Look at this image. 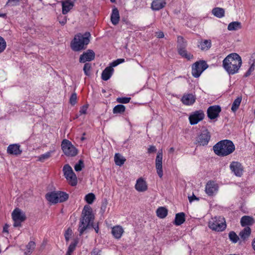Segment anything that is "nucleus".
<instances>
[{"label":"nucleus","mask_w":255,"mask_h":255,"mask_svg":"<svg viewBox=\"0 0 255 255\" xmlns=\"http://www.w3.org/2000/svg\"><path fill=\"white\" fill-rule=\"evenodd\" d=\"M94 218L92 208L89 205H85L82 211L79 225L78 231L80 236L82 235L86 230L91 227L94 228L97 233L99 232L98 225H94Z\"/></svg>","instance_id":"obj_1"},{"label":"nucleus","mask_w":255,"mask_h":255,"mask_svg":"<svg viewBox=\"0 0 255 255\" xmlns=\"http://www.w3.org/2000/svg\"><path fill=\"white\" fill-rule=\"evenodd\" d=\"M242 64L241 57L236 53L229 54L223 61V67L229 75L237 73Z\"/></svg>","instance_id":"obj_2"},{"label":"nucleus","mask_w":255,"mask_h":255,"mask_svg":"<svg viewBox=\"0 0 255 255\" xmlns=\"http://www.w3.org/2000/svg\"><path fill=\"white\" fill-rule=\"evenodd\" d=\"M215 153L220 156H226L235 150V146L232 141L224 139L217 142L213 147Z\"/></svg>","instance_id":"obj_3"},{"label":"nucleus","mask_w":255,"mask_h":255,"mask_svg":"<svg viewBox=\"0 0 255 255\" xmlns=\"http://www.w3.org/2000/svg\"><path fill=\"white\" fill-rule=\"evenodd\" d=\"M91 34L86 32L83 34L79 33L76 34L71 42V47L74 51L85 49L90 41Z\"/></svg>","instance_id":"obj_4"},{"label":"nucleus","mask_w":255,"mask_h":255,"mask_svg":"<svg viewBox=\"0 0 255 255\" xmlns=\"http://www.w3.org/2000/svg\"><path fill=\"white\" fill-rule=\"evenodd\" d=\"M208 227L213 231L222 232L225 230L227 225L224 218L221 216H216L209 221Z\"/></svg>","instance_id":"obj_5"},{"label":"nucleus","mask_w":255,"mask_h":255,"mask_svg":"<svg viewBox=\"0 0 255 255\" xmlns=\"http://www.w3.org/2000/svg\"><path fill=\"white\" fill-rule=\"evenodd\" d=\"M208 68V65L204 60L196 61L192 65V75L195 78H198L202 73Z\"/></svg>","instance_id":"obj_6"},{"label":"nucleus","mask_w":255,"mask_h":255,"mask_svg":"<svg viewBox=\"0 0 255 255\" xmlns=\"http://www.w3.org/2000/svg\"><path fill=\"white\" fill-rule=\"evenodd\" d=\"M61 147L64 153L67 156H75L78 154L77 149L69 140L64 139L61 143Z\"/></svg>","instance_id":"obj_7"},{"label":"nucleus","mask_w":255,"mask_h":255,"mask_svg":"<svg viewBox=\"0 0 255 255\" xmlns=\"http://www.w3.org/2000/svg\"><path fill=\"white\" fill-rule=\"evenodd\" d=\"M11 216L14 221V227H20L21 222H24L26 218L25 213L18 208L13 211Z\"/></svg>","instance_id":"obj_8"},{"label":"nucleus","mask_w":255,"mask_h":255,"mask_svg":"<svg viewBox=\"0 0 255 255\" xmlns=\"http://www.w3.org/2000/svg\"><path fill=\"white\" fill-rule=\"evenodd\" d=\"M211 138V134L207 129L203 130L202 132L196 138V144L200 146H205L208 144Z\"/></svg>","instance_id":"obj_9"},{"label":"nucleus","mask_w":255,"mask_h":255,"mask_svg":"<svg viewBox=\"0 0 255 255\" xmlns=\"http://www.w3.org/2000/svg\"><path fill=\"white\" fill-rule=\"evenodd\" d=\"M204 117L205 114L202 110L196 111L189 116L190 123L192 125H196L202 121Z\"/></svg>","instance_id":"obj_10"},{"label":"nucleus","mask_w":255,"mask_h":255,"mask_svg":"<svg viewBox=\"0 0 255 255\" xmlns=\"http://www.w3.org/2000/svg\"><path fill=\"white\" fill-rule=\"evenodd\" d=\"M155 167L157 173L160 178L163 176L162 170V150L158 151L155 159Z\"/></svg>","instance_id":"obj_11"},{"label":"nucleus","mask_w":255,"mask_h":255,"mask_svg":"<svg viewBox=\"0 0 255 255\" xmlns=\"http://www.w3.org/2000/svg\"><path fill=\"white\" fill-rule=\"evenodd\" d=\"M221 108L219 105L209 107L207 110V116L210 120H214L219 116Z\"/></svg>","instance_id":"obj_12"},{"label":"nucleus","mask_w":255,"mask_h":255,"mask_svg":"<svg viewBox=\"0 0 255 255\" xmlns=\"http://www.w3.org/2000/svg\"><path fill=\"white\" fill-rule=\"evenodd\" d=\"M218 185L214 181H209L205 186L206 193L209 196H213L218 190Z\"/></svg>","instance_id":"obj_13"},{"label":"nucleus","mask_w":255,"mask_h":255,"mask_svg":"<svg viewBox=\"0 0 255 255\" xmlns=\"http://www.w3.org/2000/svg\"><path fill=\"white\" fill-rule=\"evenodd\" d=\"M95 57V54L93 50L88 49L80 55L79 62L80 63H86L87 61H91L94 59Z\"/></svg>","instance_id":"obj_14"},{"label":"nucleus","mask_w":255,"mask_h":255,"mask_svg":"<svg viewBox=\"0 0 255 255\" xmlns=\"http://www.w3.org/2000/svg\"><path fill=\"white\" fill-rule=\"evenodd\" d=\"M230 167L237 176L241 177L242 175L243 168L240 162L233 161L231 163Z\"/></svg>","instance_id":"obj_15"},{"label":"nucleus","mask_w":255,"mask_h":255,"mask_svg":"<svg viewBox=\"0 0 255 255\" xmlns=\"http://www.w3.org/2000/svg\"><path fill=\"white\" fill-rule=\"evenodd\" d=\"M186 44L182 43L180 46H177L178 52L182 57L187 59V60L192 59L193 55L190 53H188L186 50Z\"/></svg>","instance_id":"obj_16"},{"label":"nucleus","mask_w":255,"mask_h":255,"mask_svg":"<svg viewBox=\"0 0 255 255\" xmlns=\"http://www.w3.org/2000/svg\"><path fill=\"white\" fill-rule=\"evenodd\" d=\"M240 223L243 227L252 226L255 223V219L252 216L245 215L241 218Z\"/></svg>","instance_id":"obj_17"},{"label":"nucleus","mask_w":255,"mask_h":255,"mask_svg":"<svg viewBox=\"0 0 255 255\" xmlns=\"http://www.w3.org/2000/svg\"><path fill=\"white\" fill-rule=\"evenodd\" d=\"M181 102L185 105H192L196 101V97L192 94H184L182 98Z\"/></svg>","instance_id":"obj_18"},{"label":"nucleus","mask_w":255,"mask_h":255,"mask_svg":"<svg viewBox=\"0 0 255 255\" xmlns=\"http://www.w3.org/2000/svg\"><path fill=\"white\" fill-rule=\"evenodd\" d=\"M7 152L9 154L20 155L22 150L20 149V145L18 144H10L7 149Z\"/></svg>","instance_id":"obj_19"},{"label":"nucleus","mask_w":255,"mask_h":255,"mask_svg":"<svg viewBox=\"0 0 255 255\" xmlns=\"http://www.w3.org/2000/svg\"><path fill=\"white\" fill-rule=\"evenodd\" d=\"M135 189L139 192H144L147 189L145 181L142 178L138 179L135 185Z\"/></svg>","instance_id":"obj_20"},{"label":"nucleus","mask_w":255,"mask_h":255,"mask_svg":"<svg viewBox=\"0 0 255 255\" xmlns=\"http://www.w3.org/2000/svg\"><path fill=\"white\" fill-rule=\"evenodd\" d=\"M166 2L164 0H154L151 5V8L153 10H159L165 7Z\"/></svg>","instance_id":"obj_21"},{"label":"nucleus","mask_w":255,"mask_h":255,"mask_svg":"<svg viewBox=\"0 0 255 255\" xmlns=\"http://www.w3.org/2000/svg\"><path fill=\"white\" fill-rule=\"evenodd\" d=\"M114 72L113 67L112 66L107 67L102 72L101 78L104 81L108 80L112 76Z\"/></svg>","instance_id":"obj_22"},{"label":"nucleus","mask_w":255,"mask_h":255,"mask_svg":"<svg viewBox=\"0 0 255 255\" xmlns=\"http://www.w3.org/2000/svg\"><path fill=\"white\" fill-rule=\"evenodd\" d=\"M111 20L112 23L115 25H117L120 21V14L119 10L117 7H115L112 10V13L111 15Z\"/></svg>","instance_id":"obj_23"},{"label":"nucleus","mask_w":255,"mask_h":255,"mask_svg":"<svg viewBox=\"0 0 255 255\" xmlns=\"http://www.w3.org/2000/svg\"><path fill=\"white\" fill-rule=\"evenodd\" d=\"M45 198L50 203L56 204L58 202V195L57 192H48L45 195Z\"/></svg>","instance_id":"obj_24"},{"label":"nucleus","mask_w":255,"mask_h":255,"mask_svg":"<svg viewBox=\"0 0 255 255\" xmlns=\"http://www.w3.org/2000/svg\"><path fill=\"white\" fill-rule=\"evenodd\" d=\"M252 230L250 227H245L239 233V236L243 241L247 240L251 235Z\"/></svg>","instance_id":"obj_25"},{"label":"nucleus","mask_w":255,"mask_h":255,"mask_svg":"<svg viewBox=\"0 0 255 255\" xmlns=\"http://www.w3.org/2000/svg\"><path fill=\"white\" fill-rule=\"evenodd\" d=\"M62 13L63 14H67L74 6V3L70 2L69 0L62 1Z\"/></svg>","instance_id":"obj_26"},{"label":"nucleus","mask_w":255,"mask_h":255,"mask_svg":"<svg viewBox=\"0 0 255 255\" xmlns=\"http://www.w3.org/2000/svg\"><path fill=\"white\" fill-rule=\"evenodd\" d=\"M185 214L183 212H180L175 215L174 224L176 226H180L185 221Z\"/></svg>","instance_id":"obj_27"},{"label":"nucleus","mask_w":255,"mask_h":255,"mask_svg":"<svg viewBox=\"0 0 255 255\" xmlns=\"http://www.w3.org/2000/svg\"><path fill=\"white\" fill-rule=\"evenodd\" d=\"M124 232L123 229L121 226H117L112 228V233L116 239H120Z\"/></svg>","instance_id":"obj_28"},{"label":"nucleus","mask_w":255,"mask_h":255,"mask_svg":"<svg viewBox=\"0 0 255 255\" xmlns=\"http://www.w3.org/2000/svg\"><path fill=\"white\" fill-rule=\"evenodd\" d=\"M212 14L218 18H222L225 16V10L223 8L216 7L212 10Z\"/></svg>","instance_id":"obj_29"},{"label":"nucleus","mask_w":255,"mask_h":255,"mask_svg":"<svg viewBox=\"0 0 255 255\" xmlns=\"http://www.w3.org/2000/svg\"><path fill=\"white\" fill-rule=\"evenodd\" d=\"M211 40H204L203 41L200 42L198 47H200L201 50L207 51L211 48Z\"/></svg>","instance_id":"obj_30"},{"label":"nucleus","mask_w":255,"mask_h":255,"mask_svg":"<svg viewBox=\"0 0 255 255\" xmlns=\"http://www.w3.org/2000/svg\"><path fill=\"white\" fill-rule=\"evenodd\" d=\"M115 164L118 166L123 165L126 161V158L120 153H116L114 157Z\"/></svg>","instance_id":"obj_31"},{"label":"nucleus","mask_w":255,"mask_h":255,"mask_svg":"<svg viewBox=\"0 0 255 255\" xmlns=\"http://www.w3.org/2000/svg\"><path fill=\"white\" fill-rule=\"evenodd\" d=\"M168 210L164 207H159L156 210L157 216L163 219L167 215Z\"/></svg>","instance_id":"obj_32"},{"label":"nucleus","mask_w":255,"mask_h":255,"mask_svg":"<svg viewBox=\"0 0 255 255\" xmlns=\"http://www.w3.org/2000/svg\"><path fill=\"white\" fill-rule=\"evenodd\" d=\"M242 28L241 23L239 21H234L230 23L228 26V29L230 31L237 30Z\"/></svg>","instance_id":"obj_33"},{"label":"nucleus","mask_w":255,"mask_h":255,"mask_svg":"<svg viewBox=\"0 0 255 255\" xmlns=\"http://www.w3.org/2000/svg\"><path fill=\"white\" fill-rule=\"evenodd\" d=\"M58 202L62 203L67 201L69 198V195L65 192L57 191Z\"/></svg>","instance_id":"obj_34"},{"label":"nucleus","mask_w":255,"mask_h":255,"mask_svg":"<svg viewBox=\"0 0 255 255\" xmlns=\"http://www.w3.org/2000/svg\"><path fill=\"white\" fill-rule=\"evenodd\" d=\"M126 110V107L123 105L119 104L116 106L113 110L114 114H123Z\"/></svg>","instance_id":"obj_35"},{"label":"nucleus","mask_w":255,"mask_h":255,"mask_svg":"<svg viewBox=\"0 0 255 255\" xmlns=\"http://www.w3.org/2000/svg\"><path fill=\"white\" fill-rule=\"evenodd\" d=\"M242 100V96L238 97L233 102L231 108L233 112H235L238 109Z\"/></svg>","instance_id":"obj_36"},{"label":"nucleus","mask_w":255,"mask_h":255,"mask_svg":"<svg viewBox=\"0 0 255 255\" xmlns=\"http://www.w3.org/2000/svg\"><path fill=\"white\" fill-rule=\"evenodd\" d=\"M63 171L65 177L68 176L73 175L75 173L73 172L72 168L69 164H66L63 168Z\"/></svg>","instance_id":"obj_37"},{"label":"nucleus","mask_w":255,"mask_h":255,"mask_svg":"<svg viewBox=\"0 0 255 255\" xmlns=\"http://www.w3.org/2000/svg\"><path fill=\"white\" fill-rule=\"evenodd\" d=\"M68 183L72 186H75L77 184V178L75 173L73 175L68 176L65 177Z\"/></svg>","instance_id":"obj_38"},{"label":"nucleus","mask_w":255,"mask_h":255,"mask_svg":"<svg viewBox=\"0 0 255 255\" xmlns=\"http://www.w3.org/2000/svg\"><path fill=\"white\" fill-rule=\"evenodd\" d=\"M35 247V243L33 241L29 242L28 245H26V251L25 252L26 255H30L34 250Z\"/></svg>","instance_id":"obj_39"},{"label":"nucleus","mask_w":255,"mask_h":255,"mask_svg":"<svg viewBox=\"0 0 255 255\" xmlns=\"http://www.w3.org/2000/svg\"><path fill=\"white\" fill-rule=\"evenodd\" d=\"M230 240L234 243H236L239 240V236L234 231H231L229 234Z\"/></svg>","instance_id":"obj_40"},{"label":"nucleus","mask_w":255,"mask_h":255,"mask_svg":"<svg viewBox=\"0 0 255 255\" xmlns=\"http://www.w3.org/2000/svg\"><path fill=\"white\" fill-rule=\"evenodd\" d=\"M52 151H48L44 154L40 155L38 157V161L43 162L45 160L50 158L51 156Z\"/></svg>","instance_id":"obj_41"},{"label":"nucleus","mask_w":255,"mask_h":255,"mask_svg":"<svg viewBox=\"0 0 255 255\" xmlns=\"http://www.w3.org/2000/svg\"><path fill=\"white\" fill-rule=\"evenodd\" d=\"M92 69L91 64L89 63H85L83 67V71L84 74L87 76H90L91 75V70Z\"/></svg>","instance_id":"obj_42"},{"label":"nucleus","mask_w":255,"mask_h":255,"mask_svg":"<svg viewBox=\"0 0 255 255\" xmlns=\"http://www.w3.org/2000/svg\"><path fill=\"white\" fill-rule=\"evenodd\" d=\"M95 199V196L92 193L88 194L85 197V200H86L87 203H88L89 204H92Z\"/></svg>","instance_id":"obj_43"},{"label":"nucleus","mask_w":255,"mask_h":255,"mask_svg":"<svg viewBox=\"0 0 255 255\" xmlns=\"http://www.w3.org/2000/svg\"><path fill=\"white\" fill-rule=\"evenodd\" d=\"M84 167V162L82 160L80 159L78 162L76 163L74 166V169L76 171H80Z\"/></svg>","instance_id":"obj_44"},{"label":"nucleus","mask_w":255,"mask_h":255,"mask_svg":"<svg viewBox=\"0 0 255 255\" xmlns=\"http://www.w3.org/2000/svg\"><path fill=\"white\" fill-rule=\"evenodd\" d=\"M6 47V43L4 39L0 36V54L4 51Z\"/></svg>","instance_id":"obj_45"},{"label":"nucleus","mask_w":255,"mask_h":255,"mask_svg":"<svg viewBox=\"0 0 255 255\" xmlns=\"http://www.w3.org/2000/svg\"><path fill=\"white\" fill-rule=\"evenodd\" d=\"M130 99V97H120L117 99V101L120 103L127 104L129 102Z\"/></svg>","instance_id":"obj_46"},{"label":"nucleus","mask_w":255,"mask_h":255,"mask_svg":"<svg viewBox=\"0 0 255 255\" xmlns=\"http://www.w3.org/2000/svg\"><path fill=\"white\" fill-rule=\"evenodd\" d=\"M77 94L75 93L72 94L70 96L69 103L72 106H74L77 103Z\"/></svg>","instance_id":"obj_47"},{"label":"nucleus","mask_w":255,"mask_h":255,"mask_svg":"<svg viewBox=\"0 0 255 255\" xmlns=\"http://www.w3.org/2000/svg\"><path fill=\"white\" fill-rule=\"evenodd\" d=\"M20 0H8L6 5L16 6L19 5Z\"/></svg>","instance_id":"obj_48"},{"label":"nucleus","mask_w":255,"mask_h":255,"mask_svg":"<svg viewBox=\"0 0 255 255\" xmlns=\"http://www.w3.org/2000/svg\"><path fill=\"white\" fill-rule=\"evenodd\" d=\"M125 62V59L123 58L118 59L110 64V65L113 67L118 66L119 64Z\"/></svg>","instance_id":"obj_49"},{"label":"nucleus","mask_w":255,"mask_h":255,"mask_svg":"<svg viewBox=\"0 0 255 255\" xmlns=\"http://www.w3.org/2000/svg\"><path fill=\"white\" fill-rule=\"evenodd\" d=\"M77 242H76V241L71 243L68 247L67 252L72 254L73 253V252L75 250L76 247L77 246Z\"/></svg>","instance_id":"obj_50"},{"label":"nucleus","mask_w":255,"mask_h":255,"mask_svg":"<svg viewBox=\"0 0 255 255\" xmlns=\"http://www.w3.org/2000/svg\"><path fill=\"white\" fill-rule=\"evenodd\" d=\"M255 70V66L251 65L250 67L248 69V70L244 74V77H248L250 76L252 73Z\"/></svg>","instance_id":"obj_51"},{"label":"nucleus","mask_w":255,"mask_h":255,"mask_svg":"<svg viewBox=\"0 0 255 255\" xmlns=\"http://www.w3.org/2000/svg\"><path fill=\"white\" fill-rule=\"evenodd\" d=\"M58 20L62 25H64L67 22V17L59 16L58 17Z\"/></svg>","instance_id":"obj_52"},{"label":"nucleus","mask_w":255,"mask_h":255,"mask_svg":"<svg viewBox=\"0 0 255 255\" xmlns=\"http://www.w3.org/2000/svg\"><path fill=\"white\" fill-rule=\"evenodd\" d=\"M72 234V230L70 229H68L67 231L65 233V238L67 242H68L69 240V239L70 238V236Z\"/></svg>","instance_id":"obj_53"},{"label":"nucleus","mask_w":255,"mask_h":255,"mask_svg":"<svg viewBox=\"0 0 255 255\" xmlns=\"http://www.w3.org/2000/svg\"><path fill=\"white\" fill-rule=\"evenodd\" d=\"M107 204L108 202L107 200H105V201L102 202L101 207V210L103 213H104L105 212L106 209L107 208Z\"/></svg>","instance_id":"obj_54"},{"label":"nucleus","mask_w":255,"mask_h":255,"mask_svg":"<svg viewBox=\"0 0 255 255\" xmlns=\"http://www.w3.org/2000/svg\"><path fill=\"white\" fill-rule=\"evenodd\" d=\"M177 42H178L177 46H180V45L181 44H182V43L186 44V42L184 41L183 37L182 36H178V37H177Z\"/></svg>","instance_id":"obj_55"},{"label":"nucleus","mask_w":255,"mask_h":255,"mask_svg":"<svg viewBox=\"0 0 255 255\" xmlns=\"http://www.w3.org/2000/svg\"><path fill=\"white\" fill-rule=\"evenodd\" d=\"M87 109H88V106H87V105L83 106L81 108L80 111H79L81 115V114H86V112H87Z\"/></svg>","instance_id":"obj_56"},{"label":"nucleus","mask_w":255,"mask_h":255,"mask_svg":"<svg viewBox=\"0 0 255 255\" xmlns=\"http://www.w3.org/2000/svg\"><path fill=\"white\" fill-rule=\"evenodd\" d=\"M250 63L255 66V52L253 53L250 59Z\"/></svg>","instance_id":"obj_57"},{"label":"nucleus","mask_w":255,"mask_h":255,"mask_svg":"<svg viewBox=\"0 0 255 255\" xmlns=\"http://www.w3.org/2000/svg\"><path fill=\"white\" fill-rule=\"evenodd\" d=\"M156 148L155 146L150 145L148 148V153H151L156 152Z\"/></svg>","instance_id":"obj_58"},{"label":"nucleus","mask_w":255,"mask_h":255,"mask_svg":"<svg viewBox=\"0 0 255 255\" xmlns=\"http://www.w3.org/2000/svg\"><path fill=\"white\" fill-rule=\"evenodd\" d=\"M188 199L189 202L191 203L194 200L198 201L199 200V198L197 197L194 194H193L191 196L188 197Z\"/></svg>","instance_id":"obj_59"},{"label":"nucleus","mask_w":255,"mask_h":255,"mask_svg":"<svg viewBox=\"0 0 255 255\" xmlns=\"http://www.w3.org/2000/svg\"><path fill=\"white\" fill-rule=\"evenodd\" d=\"M156 36L158 38H163L164 36V34L163 32L161 31H159L157 32H156Z\"/></svg>","instance_id":"obj_60"},{"label":"nucleus","mask_w":255,"mask_h":255,"mask_svg":"<svg viewBox=\"0 0 255 255\" xmlns=\"http://www.w3.org/2000/svg\"><path fill=\"white\" fill-rule=\"evenodd\" d=\"M91 255H101V251L97 249H94L92 252Z\"/></svg>","instance_id":"obj_61"},{"label":"nucleus","mask_w":255,"mask_h":255,"mask_svg":"<svg viewBox=\"0 0 255 255\" xmlns=\"http://www.w3.org/2000/svg\"><path fill=\"white\" fill-rule=\"evenodd\" d=\"M8 227H9L8 225L7 224H5L3 227L2 232L6 233L7 234H8Z\"/></svg>","instance_id":"obj_62"},{"label":"nucleus","mask_w":255,"mask_h":255,"mask_svg":"<svg viewBox=\"0 0 255 255\" xmlns=\"http://www.w3.org/2000/svg\"><path fill=\"white\" fill-rule=\"evenodd\" d=\"M252 246L253 250L255 251V238L253 240L252 242Z\"/></svg>","instance_id":"obj_63"},{"label":"nucleus","mask_w":255,"mask_h":255,"mask_svg":"<svg viewBox=\"0 0 255 255\" xmlns=\"http://www.w3.org/2000/svg\"><path fill=\"white\" fill-rule=\"evenodd\" d=\"M0 17H2L3 18H5L6 17V13H0Z\"/></svg>","instance_id":"obj_64"}]
</instances>
